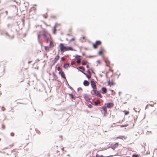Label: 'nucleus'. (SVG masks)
<instances>
[{
    "label": "nucleus",
    "instance_id": "27",
    "mask_svg": "<svg viewBox=\"0 0 157 157\" xmlns=\"http://www.w3.org/2000/svg\"><path fill=\"white\" fill-rule=\"evenodd\" d=\"M96 157H104L103 155H99L98 154L96 155Z\"/></svg>",
    "mask_w": 157,
    "mask_h": 157
},
{
    "label": "nucleus",
    "instance_id": "35",
    "mask_svg": "<svg viewBox=\"0 0 157 157\" xmlns=\"http://www.w3.org/2000/svg\"><path fill=\"white\" fill-rule=\"evenodd\" d=\"M83 40H85V37L84 36H83L82 38Z\"/></svg>",
    "mask_w": 157,
    "mask_h": 157
},
{
    "label": "nucleus",
    "instance_id": "28",
    "mask_svg": "<svg viewBox=\"0 0 157 157\" xmlns=\"http://www.w3.org/2000/svg\"><path fill=\"white\" fill-rule=\"evenodd\" d=\"M53 75L54 76V78L55 79V80H56V79H57V76L55 74H53Z\"/></svg>",
    "mask_w": 157,
    "mask_h": 157
},
{
    "label": "nucleus",
    "instance_id": "22",
    "mask_svg": "<svg viewBox=\"0 0 157 157\" xmlns=\"http://www.w3.org/2000/svg\"><path fill=\"white\" fill-rule=\"evenodd\" d=\"M81 59L80 58H78V60L77 61V63H81Z\"/></svg>",
    "mask_w": 157,
    "mask_h": 157
},
{
    "label": "nucleus",
    "instance_id": "8",
    "mask_svg": "<svg viewBox=\"0 0 157 157\" xmlns=\"http://www.w3.org/2000/svg\"><path fill=\"white\" fill-rule=\"evenodd\" d=\"M59 25V24L57 23H56L55 24L54 26L53 27V33L54 34H55L56 31V28L57 27V26H58Z\"/></svg>",
    "mask_w": 157,
    "mask_h": 157
},
{
    "label": "nucleus",
    "instance_id": "38",
    "mask_svg": "<svg viewBox=\"0 0 157 157\" xmlns=\"http://www.w3.org/2000/svg\"><path fill=\"white\" fill-rule=\"evenodd\" d=\"M52 17H53V18H56V16H52Z\"/></svg>",
    "mask_w": 157,
    "mask_h": 157
},
{
    "label": "nucleus",
    "instance_id": "21",
    "mask_svg": "<svg viewBox=\"0 0 157 157\" xmlns=\"http://www.w3.org/2000/svg\"><path fill=\"white\" fill-rule=\"evenodd\" d=\"M87 63V62L86 61H85L84 60H83L82 62V65H85L86 64V63Z\"/></svg>",
    "mask_w": 157,
    "mask_h": 157
},
{
    "label": "nucleus",
    "instance_id": "17",
    "mask_svg": "<svg viewBox=\"0 0 157 157\" xmlns=\"http://www.w3.org/2000/svg\"><path fill=\"white\" fill-rule=\"evenodd\" d=\"M104 51V49L103 48H101L98 52V54L100 55H101L103 53Z\"/></svg>",
    "mask_w": 157,
    "mask_h": 157
},
{
    "label": "nucleus",
    "instance_id": "37",
    "mask_svg": "<svg viewBox=\"0 0 157 157\" xmlns=\"http://www.w3.org/2000/svg\"><path fill=\"white\" fill-rule=\"evenodd\" d=\"M5 35L6 36H9V35H8V34L7 33H5Z\"/></svg>",
    "mask_w": 157,
    "mask_h": 157
},
{
    "label": "nucleus",
    "instance_id": "11",
    "mask_svg": "<svg viewBox=\"0 0 157 157\" xmlns=\"http://www.w3.org/2000/svg\"><path fill=\"white\" fill-rule=\"evenodd\" d=\"M101 90H102V93L103 94H105L107 92V89L106 88L104 87H102L101 88Z\"/></svg>",
    "mask_w": 157,
    "mask_h": 157
},
{
    "label": "nucleus",
    "instance_id": "10",
    "mask_svg": "<svg viewBox=\"0 0 157 157\" xmlns=\"http://www.w3.org/2000/svg\"><path fill=\"white\" fill-rule=\"evenodd\" d=\"M118 146V144L117 143L113 145H111V147L112 149H114L117 147Z\"/></svg>",
    "mask_w": 157,
    "mask_h": 157
},
{
    "label": "nucleus",
    "instance_id": "16",
    "mask_svg": "<svg viewBox=\"0 0 157 157\" xmlns=\"http://www.w3.org/2000/svg\"><path fill=\"white\" fill-rule=\"evenodd\" d=\"M101 108L103 110L104 113H107V109L105 106H102Z\"/></svg>",
    "mask_w": 157,
    "mask_h": 157
},
{
    "label": "nucleus",
    "instance_id": "9",
    "mask_svg": "<svg viewBox=\"0 0 157 157\" xmlns=\"http://www.w3.org/2000/svg\"><path fill=\"white\" fill-rule=\"evenodd\" d=\"M120 139L122 140H125L126 139V137H125L124 136H118L117 137L115 138L116 139Z\"/></svg>",
    "mask_w": 157,
    "mask_h": 157
},
{
    "label": "nucleus",
    "instance_id": "33",
    "mask_svg": "<svg viewBox=\"0 0 157 157\" xmlns=\"http://www.w3.org/2000/svg\"><path fill=\"white\" fill-rule=\"evenodd\" d=\"M44 17L45 18H47V16L46 15H44Z\"/></svg>",
    "mask_w": 157,
    "mask_h": 157
},
{
    "label": "nucleus",
    "instance_id": "34",
    "mask_svg": "<svg viewBox=\"0 0 157 157\" xmlns=\"http://www.w3.org/2000/svg\"><path fill=\"white\" fill-rule=\"evenodd\" d=\"M87 74H91V72H90V71L89 70H88L87 71Z\"/></svg>",
    "mask_w": 157,
    "mask_h": 157
},
{
    "label": "nucleus",
    "instance_id": "7",
    "mask_svg": "<svg viewBox=\"0 0 157 157\" xmlns=\"http://www.w3.org/2000/svg\"><path fill=\"white\" fill-rule=\"evenodd\" d=\"M114 104L113 103H109L106 104V107L108 108H110L113 107Z\"/></svg>",
    "mask_w": 157,
    "mask_h": 157
},
{
    "label": "nucleus",
    "instance_id": "15",
    "mask_svg": "<svg viewBox=\"0 0 157 157\" xmlns=\"http://www.w3.org/2000/svg\"><path fill=\"white\" fill-rule=\"evenodd\" d=\"M59 56L58 55H57L56 57L54 59V63H56L57 61L59 59Z\"/></svg>",
    "mask_w": 157,
    "mask_h": 157
},
{
    "label": "nucleus",
    "instance_id": "32",
    "mask_svg": "<svg viewBox=\"0 0 157 157\" xmlns=\"http://www.w3.org/2000/svg\"><path fill=\"white\" fill-rule=\"evenodd\" d=\"M57 69L58 71H59L60 70V68L59 67H58L57 68Z\"/></svg>",
    "mask_w": 157,
    "mask_h": 157
},
{
    "label": "nucleus",
    "instance_id": "25",
    "mask_svg": "<svg viewBox=\"0 0 157 157\" xmlns=\"http://www.w3.org/2000/svg\"><path fill=\"white\" fill-rule=\"evenodd\" d=\"M124 112L125 113V115H127L129 113V112L128 111H124Z\"/></svg>",
    "mask_w": 157,
    "mask_h": 157
},
{
    "label": "nucleus",
    "instance_id": "18",
    "mask_svg": "<svg viewBox=\"0 0 157 157\" xmlns=\"http://www.w3.org/2000/svg\"><path fill=\"white\" fill-rule=\"evenodd\" d=\"M69 66V65L68 63H65L63 64V67L65 68H68Z\"/></svg>",
    "mask_w": 157,
    "mask_h": 157
},
{
    "label": "nucleus",
    "instance_id": "41",
    "mask_svg": "<svg viewBox=\"0 0 157 157\" xmlns=\"http://www.w3.org/2000/svg\"><path fill=\"white\" fill-rule=\"evenodd\" d=\"M5 108H2V110L3 111L4 110H5Z\"/></svg>",
    "mask_w": 157,
    "mask_h": 157
},
{
    "label": "nucleus",
    "instance_id": "3",
    "mask_svg": "<svg viewBox=\"0 0 157 157\" xmlns=\"http://www.w3.org/2000/svg\"><path fill=\"white\" fill-rule=\"evenodd\" d=\"M43 36L44 38L47 41H48V34L46 33H44L42 35L41 34H38L37 35V37H38V41L39 42L40 44L42 43V40L41 38V36Z\"/></svg>",
    "mask_w": 157,
    "mask_h": 157
},
{
    "label": "nucleus",
    "instance_id": "24",
    "mask_svg": "<svg viewBox=\"0 0 157 157\" xmlns=\"http://www.w3.org/2000/svg\"><path fill=\"white\" fill-rule=\"evenodd\" d=\"M69 96L70 97V98H71V99H73L74 98V95L72 94H69Z\"/></svg>",
    "mask_w": 157,
    "mask_h": 157
},
{
    "label": "nucleus",
    "instance_id": "44",
    "mask_svg": "<svg viewBox=\"0 0 157 157\" xmlns=\"http://www.w3.org/2000/svg\"><path fill=\"white\" fill-rule=\"evenodd\" d=\"M91 106V105H89V107H90V106Z\"/></svg>",
    "mask_w": 157,
    "mask_h": 157
},
{
    "label": "nucleus",
    "instance_id": "1",
    "mask_svg": "<svg viewBox=\"0 0 157 157\" xmlns=\"http://www.w3.org/2000/svg\"><path fill=\"white\" fill-rule=\"evenodd\" d=\"M91 85L92 88V90L91 92L92 94L98 97L102 98V96L97 90L96 85V83L94 81H91Z\"/></svg>",
    "mask_w": 157,
    "mask_h": 157
},
{
    "label": "nucleus",
    "instance_id": "40",
    "mask_svg": "<svg viewBox=\"0 0 157 157\" xmlns=\"http://www.w3.org/2000/svg\"><path fill=\"white\" fill-rule=\"evenodd\" d=\"M86 67L87 68H89V65H86Z\"/></svg>",
    "mask_w": 157,
    "mask_h": 157
},
{
    "label": "nucleus",
    "instance_id": "26",
    "mask_svg": "<svg viewBox=\"0 0 157 157\" xmlns=\"http://www.w3.org/2000/svg\"><path fill=\"white\" fill-rule=\"evenodd\" d=\"M75 40V39L74 37L72 38L69 41V42H70L72 41H74Z\"/></svg>",
    "mask_w": 157,
    "mask_h": 157
},
{
    "label": "nucleus",
    "instance_id": "43",
    "mask_svg": "<svg viewBox=\"0 0 157 157\" xmlns=\"http://www.w3.org/2000/svg\"><path fill=\"white\" fill-rule=\"evenodd\" d=\"M91 106V105H89V107H90V106Z\"/></svg>",
    "mask_w": 157,
    "mask_h": 157
},
{
    "label": "nucleus",
    "instance_id": "45",
    "mask_svg": "<svg viewBox=\"0 0 157 157\" xmlns=\"http://www.w3.org/2000/svg\"><path fill=\"white\" fill-rule=\"evenodd\" d=\"M111 91H112V92H113V90H111Z\"/></svg>",
    "mask_w": 157,
    "mask_h": 157
},
{
    "label": "nucleus",
    "instance_id": "2",
    "mask_svg": "<svg viewBox=\"0 0 157 157\" xmlns=\"http://www.w3.org/2000/svg\"><path fill=\"white\" fill-rule=\"evenodd\" d=\"M60 49L62 54L65 51L70 50L72 51V48L71 47L66 46L64 45L63 44L60 43L59 46Z\"/></svg>",
    "mask_w": 157,
    "mask_h": 157
},
{
    "label": "nucleus",
    "instance_id": "36",
    "mask_svg": "<svg viewBox=\"0 0 157 157\" xmlns=\"http://www.w3.org/2000/svg\"><path fill=\"white\" fill-rule=\"evenodd\" d=\"M80 57H81V56H76V58H77V59H78V58H79Z\"/></svg>",
    "mask_w": 157,
    "mask_h": 157
},
{
    "label": "nucleus",
    "instance_id": "29",
    "mask_svg": "<svg viewBox=\"0 0 157 157\" xmlns=\"http://www.w3.org/2000/svg\"><path fill=\"white\" fill-rule=\"evenodd\" d=\"M44 57H46L47 59L48 58V56H47V54H44Z\"/></svg>",
    "mask_w": 157,
    "mask_h": 157
},
{
    "label": "nucleus",
    "instance_id": "31",
    "mask_svg": "<svg viewBox=\"0 0 157 157\" xmlns=\"http://www.w3.org/2000/svg\"><path fill=\"white\" fill-rule=\"evenodd\" d=\"M61 59L62 61H64L65 60V58L64 57H63L61 58Z\"/></svg>",
    "mask_w": 157,
    "mask_h": 157
},
{
    "label": "nucleus",
    "instance_id": "39",
    "mask_svg": "<svg viewBox=\"0 0 157 157\" xmlns=\"http://www.w3.org/2000/svg\"><path fill=\"white\" fill-rule=\"evenodd\" d=\"M133 156H135V157H138V156L137 155H133Z\"/></svg>",
    "mask_w": 157,
    "mask_h": 157
},
{
    "label": "nucleus",
    "instance_id": "12",
    "mask_svg": "<svg viewBox=\"0 0 157 157\" xmlns=\"http://www.w3.org/2000/svg\"><path fill=\"white\" fill-rule=\"evenodd\" d=\"M83 84L85 86H88L89 84V83L87 81L85 80L83 82Z\"/></svg>",
    "mask_w": 157,
    "mask_h": 157
},
{
    "label": "nucleus",
    "instance_id": "42",
    "mask_svg": "<svg viewBox=\"0 0 157 157\" xmlns=\"http://www.w3.org/2000/svg\"><path fill=\"white\" fill-rule=\"evenodd\" d=\"M71 64L72 65H73V62H71Z\"/></svg>",
    "mask_w": 157,
    "mask_h": 157
},
{
    "label": "nucleus",
    "instance_id": "13",
    "mask_svg": "<svg viewBox=\"0 0 157 157\" xmlns=\"http://www.w3.org/2000/svg\"><path fill=\"white\" fill-rule=\"evenodd\" d=\"M78 68L81 69V70H79V71H81V72H82V73H84V72L85 71V68L83 67H82V66H80L78 67Z\"/></svg>",
    "mask_w": 157,
    "mask_h": 157
},
{
    "label": "nucleus",
    "instance_id": "23",
    "mask_svg": "<svg viewBox=\"0 0 157 157\" xmlns=\"http://www.w3.org/2000/svg\"><path fill=\"white\" fill-rule=\"evenodd\" d=\"M94 103L95 105H97L98 104L100 103V101L99 100H97Z\"/></svg>",
    "mask_w": 157,
    "mask_h": 157
},
{
    "label": "nucleus",
    "instance_id": "6",
    "mask_svg": "<svg viewBox=\"0 0 157 157\" xmlns=\"http://www.w3.org/2000/svg\"><path fill=\"white\" fill-rule=\"evenodd\" d=\"M59 74H61V76L64 79H66V76H65V74L64 72L62 70L59 71Z\"/></svg>",
    "mask_w": 157,
    "mask_h": 157
},
{
    "label": "nucleus",
    "instance_id": "5",
    "mask_svg": "<svg viewBox=\"0 0 157 157\" xmlns=\"http://www.w3.org/2000/svg\"><path fill=\"white\" fill-rule=\"evenodd\" d=\"M101 42L100 41H97L95 43L93 44V47L94 48H96L98 47V46L100 45Z\"/></svg>",
    "mask_w": 157,
    "mask_h": 157
},
{
    "label": "nucleus",
    "instance_id": "19",
    "mask_svg": "<svg viewBox=\"0 0 157 157\" xmlns=\"http://www.w3.org/2000/svg\"><path fill=\"white\" fill-rule=\"evenodd\" d=\"M49 47L48 46H46L44 47V49L47 52H48L49 51Z\"/></svg>",
    "mask_w": 157,
    "mask_h": 157
},
{
    "label": "nucleus",
    "instance_id": "30",
    "mask_svg": "<svg viewBox=\"0 0 157 157\" xmlns=\"http://www.w3.org/2000/svg\"><path fill=\"white\" fill-rule=\"evenodd\" d=\"M36 10V9L34 7H32L31 8V9H30V10Z\"/></svg>",
    "mask_w": 157,
    "mask_h": 157
},
{
    "label": "nucleus",
    "instance_id": "20",
    "mask_svg": "<svg viewBox=\"0 0 157 157\" xmlns=\"http://www.w3.org/2000/svg\"><path fill=\"white\" fill-rule=\"evenodd\" d=\"M53 46L54 44L51 41H50V42L49 47H53Z\"/></svg>",
    "mask_w": 157,
    "mask_h": 157
},
{
    "label": "nucleus",
    "instance_id": "14",
    "mask_svg": "<svg viewBox=\"0 0 157 157\" xmlns=\"http://www.w3.org/2000/svg\"><path fill=\"white\" fill-rule=\"evenodd\" d=\"M83 74L85 75L86 77L89 79H90L91 77V74H86L85 73H83Z\"/></svg>",
    "mask_w": 157,
    "mask_h": 157
},
{
    "label": "nucleus",
    "instance_id": "4",
    "mask_svg": "<svg viewBox=\"0 0 157 157\" xmlns=\"http://www.w3.org/2000/svg\"><path fill=\"white\" fill-rule=\"evenodd\" d=\"M104 61L105 63L106 66L109 67V70L110 71V63L109 61L108 60V59L107 58H104Z\"/></svg>",
    "mask_w": 157,
    "mask_h": 157
}]
</instances>
